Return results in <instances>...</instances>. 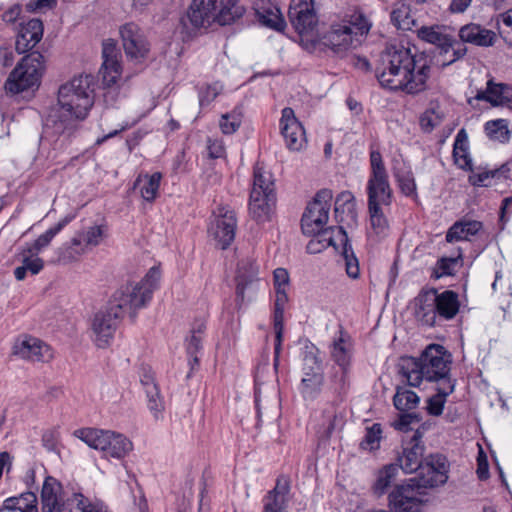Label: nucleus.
I'll return each mask as SVG.
<instances>
[{"instance_id":"nucleus-6","label":"nucleus","mask_w":512,"mask_h":512,"mask_svg":"<svg viewBox=\"0 0 512 512\" xmlns=\"http://www.w3.org/2000/svg\"><path fill=\"white\" fill-rule=\"evenodd\" d=\"M275 204L276 190L273 175L257 163L253 168V182L248 203L249 214L257 222L268 221Z\"/></svg>"},{"instance_id":"nucleus-43","label":"nucleus","mask_w":512,"mask_h":512,"mask_svg":"<svg viewBox=\"0 0 512 512\" xmlns=\"http://www.w3.org/2000/svg\"><path fill=\"white\" fill-rule=\"evenodd\" d=\"M391 22L397 29L403 31H410L416 26V20L411 15L410 7L403 3L392 10Z\"/></svg>"},{"instance_id":"nucleus-34","label":"nucleus","mask_w":512,"mask_h":512,"mask_svg":"<svg viewBox=\"0 0 512 512\" xmlns=\"http://www.w3.org/2000/svg\"><path fill=\"white\" fill-rule=\"evenodd\" d=\"M355 198L350 191L341 192L335 200V219L341 224H351L356 221Z\"/></svg>"},{"instance_id":"nucleus-48","label":"nucleus","mask_w":512,"mask_h":512,"mask_svg":"<svg viewBox=\"0 0 512 512\" xmlns=\"http://www.w3.org/2000/svg\"><path fill=\"white\" fill-rule=\"evenodd\" d=\"M323 373H306L301 381V393L304 397L314 398L323 385Z\"/></svg>"},{"instance_id":"nucleus-55","label":"nucleus","mask_w":512,"mask_h":512,"mask_svg":"<svg viewBox=\"0 0 512 512\" xmlns=\"http://www.w3.org/2000/svg\"><path fill=\"white\" fill-rule=\"evenodd\" d=\"M421 421V417L416 412H400L398 418L392 422V426L401 432L412 430V424H417Z\"/></svg>"},{"instance_id":"nucleus-28","label":"nucleus","mask_w":512,"mask_h":512,"mask_svg":"<svg viewBox=\"0 0 512 512\" xmlns=\"http://www.w3.org/2000/svg\"><path fill=\"white\" fill-rule=\"evenodd\" d=\"M43 30L40 19L32 18L27 22H21L15 42L16 51L23 54L34 48L42 39Z\"/></svg>"},{"instance_id":"nucleus-53","label":"nucleus","mask_w":512,"mask_h":512,"mask_svg":"<svg viewBox=\"0 0 512 512\" xmlns=\"http://www.w3.org/2000/svg\"><path fill=\"white\" fill-rule=\"evenodd\" d=\"M399 188L406 196H413L416 192V184L413 174L407 169H398L395 171Z\"/></svg>"},{"instance_id":"nucleus-50","label":"nucleus","mask_w":512,"mask_h":512,"mask_svg":"<svg viewBox=\"0 0 512 512\" xmlns=\"http://www.w3.org/2000/svg\"><path fill=\"white\" fill-rule=\"evenodd\" d=\"M123 48L126 56L136 61L143 59L149 51L148 43L143 35L124 43Z\"/></svg>"},{"instance_id":"nucleus-56","label":"nucleus","mask_w":512,"mask_h":512,"mask_svg":"<svg viewBox=\"0 0 512 512\" xmlns=\"http://www.w3.org/2000/svg\"><path fill=\"white\" fill-rule=\"evenodd\" d=\"M461 254L456 258L452 257H443L439 259L436 263V267L434 269V276L436 279H439L443 276L453 275L455 272V266L458 263V260L461 259Z\"/></svg>"},{"instance_id":"nucleus-59","label":"nucleus","mask_w":512,"mask_h":512,"mask_svg":"<svg viewBox=\"0 0 512 512\" xmlns=\"http://www.w3.org/2000/svg\"><path fill=\"white\" fill-rule=\"evenodd\" d=\"M222 86L219 83L203 86L199 91V102L201 106L210 104L221 92Z\"/></svg>"},{"instance_id":"nucleus-49","label":"nucleus","mask_w":512,"mask_h":512,"mask_svg":"<svg viewBox=\"0 0 512 512\" xmlns=\"http://www.w3.org/2000/svg\"><path fill=\"white\" fill-rule=\"evenodd\" d=\"M162 174L155 172L144 176V183L140 187V194L147 202H153L158 195Z\"/></svg>"},{"instance_id":"nucleus-27","label":"nucleus","mask_w":512,"mask_h":512,"mask_svg":"<svg viewBox=\"0 0 512 512\" xmlns=\"http://www.w3.org/2000/svg\"><path fill=\"white\" fill-rule=\"evenodd\" d=\"M344 424L343 412L335 402L325 405L321 412V417L316 430L317 437L320 441H328L336 430H340Z\"/></svg>"},{"instance_id":"nucleus-58","label":"nucleus","mask_w":512,"mask_h":512,"mask_svg":"<svg viewBox=\"0 0 512 512\" xmlns=\"http://www.w3.org/2000/svg\"><path fill=\"white\" fill-rule=\"evenodd\" d=\"M202 349V336L191 334L190 338L187 340L186 350L189 357V363L193 368L194 365L199 364V359L197 357V353Z\"/></svg>"},{"instance_id":"nucleus-37","label":"nucleus","mask_w":512,"mask_h":512,"mask_svg":"<svg viewBox=\"0 0 512 512\" xmlns=\"http://www.w3.org/2000/svg\"><path fill=\"white\" fill-rule=\"evenodd\" d=\"M75 213H69L64 218H62L55 226L48 229L45 233L41 234L33 243V245L24 252H27L31 255H36L44 248L49 246L52 239L65 227L67 226L73 219H75Z\"/></svg>"},{"instance_id":"nucleus-32","label":"nucleus","mask_w":512,"mask_h":512,"mask_svg":"<svg viewBox=\"0 0 512 512\" xmlns=\"http://www.w3.org/2000/svg\"><path fill=\"white\" fill-rule=\"evenodd\" d=\"M460 42L477 46H492L495 42V32L485 29L478 24H467L459 30Z\"/></svg>"},{"instance_id":"nucleus-46","label":"nucleus","mask_w":512,"mask_h":512,"mask_svg":"<svg viewBox=\"0 0 512 512\" xmlns=\"http://www.w3.org/2000/svg\"><path fill=\"white\" fill-rule=\"evenodd\" d=\"M33 255H24L22 265L15 268L14 276L18 281L26 278L27 272L32 275L38 274L44 267V261L39 257H32Z\"/></svg>"},{"instance_id":"nucleus-8","label":"nucleus","mask_w":512,"mask_h":512,"mask_svg":"<svg viewBox=\"0 0 512 512\" xmlns=\"http://www.w3.org/2000/svg\"><path fill=\"white\" fill-rule=\"evenodd\" d=\"M73 435L90 448L99 450L107 459L121 460L125 458L133 448L132 442L123 434L110 430L96 428H81L74 431Z\"/></svg>"},{"instance_id":"nucleus-17","label":"nucleus","mask_w":512,"mask_h":512,"mask_svg":"<svg viewBox=\"0 0 512 512\" xmlns=\"http://www.w3.org/2000/svg\"><path fill=\"white\" fill-rule=\"evenodd\" d=\"M419 488L407 480L397 485L389 493V506L391 512H420L422 501Z\"/></svg>"},{"instance_id":"nucleus-44","label":"nucleus","mask_w":512,"mask_h":512,"mask_svg":"<svg viewBox=\"0 0 512 512\" xmlns=\"http://www.w3.org/2000/svg\"><path fill=\"white\" fill-rule=\"evenodd\" d=\"M485 132L491 140H495L500 143L508 142L511 136L505 119H496L486 122Z\"/></svg>"},{"instance_id":"nucleus-57","label":"nucleus","mask_w":512,"mask_h":512,"mask_svg":"<svg viewBox=\"0 0 512 512\" xmlns=\"http://www.w3.org/2000/svg\"><path fill=\"white\" fill-rule=\"evenodd\" d=\"M497 26L499 34L505 41L512 44V9L498 16Z\"/></svg>"},{"instance_id":"nucleus-1","label":"nucleus","mask_w":512,"mask_h":512,"mask_svg":"<svg viewBox=\"0 0 512 512\" xmlns=\"http://www.w3.org/2000/svg\"><path fill=\"white\" fill-rule=\"evenodd\" d=\"M430 60L424 53H412L404 45L394 44L386 47V68L390 78L386 80V89L417 94L426 89L430 72Z\"/></svg>"},{"instance_id":"nucleus-54","label":"nucleus","mask_w":512,"mask_h":512,"mask_svg":"<svg viewBox=\"0 0 512 512\" xmlns=\"http://www.w3.org/2000/svg\"><path fill=\"white\" fill-rule=\"evenodd\" d=\"M69 505H75L76 511L78 512H105L100 505L91 502L80 492L72 494V499L69 501Z\"/></svg>"},{"instance_id":"nucleus-7","label":"nucleus","mask_w":512,"mask_h":512,"mask_svg":"<svg viewBox=\"0 0 512 512\" xmlns=\"http://www.w3.org/2000/svg\"><path fill=\"white\" fill-rule=\"evenodd\" d=\"M371 175L367 182L368 212L370 216V227L367 228L368 237L372 233L380 235L383 230L381 223V197L384 195V166L382 155L378 149L371 146L370 151Z\"/></svg>"},{"instance_id":"nucleus-45","label":"nucleus","mask_w":512,"mask_h":512,"mask_svg":"<svg viewBox=\"0 0 512 512\" xmlns=\"http://www.w3.org/2000/svg\"><path fill=\"white\" fill-rule=\"evenodd\" d=\"M303 374L306 373H323L322 370V361L319 358V351L313 345H306L304 347L303 353Z\"/></svg>"},{"instance_id":"nucleus-64","label":"nucleus","mask_w":512,"mask_h":512,"mask_svg":"<svg viewBox=\"0 0 512 512\" xmlns=\"http://www.w3.org/2000/svg\"><path fill=\"white\" fill-rule=\"evenodd\" d=\"M120 35L122 39V43H127L129 40L137 39L142 36L141 30L139 26L133 22L126 23L120 28Z\"/></svg>"},{"instance_id":"nucleus-39","label":"nucleus","mask_w":512,"mask_h":512,"mask_svg":"<svg viewBox=\"0 0 512 512\" xmlns=\"http://www.w3.org/2000/svg\"><path fill=\"white\" fill-rule=\"evenodd\" d=\"M2 510L20 512H38L37 496L33 492H25L19 496L7 498L3 502Z\"/></svg>"},{"instance_id":"nucleus-63","label":"nucleus","mask_w":512,"mask_h":512,"mask_svg":"<svg viewBox=\"0 0 512 512\" xmlns=\"http://www.w3.org/2000/svg\"><path fill=\"white\" fill-rule=\"evenodd\" d=\"M453 157L455 164L463 170H471L472 159L468 153V147H462V151H458L456 146L453 147Z\"/></svg>"},{"instance_id":"nucleus-20","label":"nucleus","mask_w":512,"mask_h":512,"mask_svg":"<svg viewBox=\"0 0 512 512\" xmlns=\"http://www.w3.org/2000/svg\"><path fill=\"white\" fill-rule=\"evenodd\" d=\"M279 125L286 147L289 150L300 151L305 147L307 143L305 130L301 122L296 118L292 108L285 107L282 110Z\"/></svg>"},{"instance_id":"nucleus-23","label":"nucleus","mask_w":512,"mask_h":512,"mask_svg":"<svg viewBox=\"0 0 512 512\" xmlns=\"http://www.w3.org/2000/svg\"><path fill=\"white\" fill-rule=\"evenodd\" d=\"M13 354L33 362H46L53 357L49 345L29 335H23L15 341Z\"/></svg>"},{"instance_id":"nucleus-41","label":"nucleus","mask_w":512,"mask_h":512,"mask_svg":"<svg viewBox=\"0 0 512 512\" xmlns=\"http://www.w3.org/2000/svg\"><path fill=\"white\" fill-rule=\"evenodd\" d=\"M419 403V396L407 387H398L393 397V404L399 412H413Z\"/></svg>"},{"instance_id":"nucleus-62","label":"nucleus","mask_w":512,"mask_h":512,"mask_svg":"<svg viewBox=\"0 0 512 512\" xmlns=\"http://www.w3.org/2000/svg\"><path fill=\"white\" fill-rule=\"evenodd\" d=\"M146 396L148 399V408L150 412L153 413L154 418L158 420L164 410V401L160 395L159 388L156 389V393H153L152 396L151 394H146Z\"/></svg>"},{"instance_id":"nucleus-22","label":"nucleus","mask_w":512,"mask_h":512,"mask_svg":"<svg viewBox=\"0 0 512 512\" xmlns=\"http://www.w3.org/2000/svg\"><path fill=\"white\" fill-rule=\"evenodd\" d=\"M236 227L235 212L226 208H220L219 214L209 227V232L215 239L217 246L224 250L234 241Z\"/></svg>"},{"instance_id":"nucleus-19","label":"nucleus","mask_w":512,"mask_h":512,"mask_svg":"<svg viewBox=\"0 0 512 512\" xmlns=\"http://www.w3.org/2000/svg\"><path fill=\"white\" fill-rule=\"evenodd\" d=\"M258 266L255 261L250 259L241 260L238 263L236 275V301L244 303L251 300L255 295L258 286Z\"/></svg>"},{"instance_id":"nucleus-21","label":"nucleus","mask_w":512,"mask_h":512,"mask_svg":"<svg viewBox=\"0 0 512 512\" xmlns=\"http://www.w3.org/2000/svg\"><path fill=\"white\" fill-rule=\"evenodd\" d=\"M123 317L124 314L117 311L113 303L106 310L95 315L92 328L96 334L95 341L98 347L104 348L109 343Z\"/></svg>"},{"instance_id":"nucleus-42","label":"nucleus","mask_w":512,"mask_h":512,"mask_svg":"<svg viewBox=\"0 0 512 512\" xmlns=\"http://www.w3.org/2000/svg\"><path fill=\"white\" fill-rule=\"evenodd\" d=\"M471 174L468 177V181L473 186H489L491 184V180L493 178L504 177L507 178V173L509 172V168L507 164H503L498 169L493 170H483V171H475L471 167L469 170Z\"/></svg>"},{"instance_id":"nucleus-3","label":"nucleus","mask_w":512,"mask_h":512,"mask_svg":"<svg viewBox=\"0 0 512 512\" xmlns=\"http://www.w3.org/2000/svg\"><path fill=\"white\" fill-rule=\"evenodd\" d=\"M245 9L239 0H193L187 13L180 20L183 40L197 35L212 23L228 25L243 16Z\"/></svg>"},{"instance_id":"nucleus-36","label":"nucleus","mask_w":512,"mask_h":512,"mask_svg":"<svg viewBox=\"0 0 512 512\" xmlns=\"http://www.w3.org/2000/svg\"><path fill=\"white\" fill-rule=\"evenodd\" d=\"M436 297L438 318L445 320L453 319L459 311L458 294L452 290H446L442 293L436 291Z\"/></svg>"},{"instance_id":"nucleus-61","label":"nucleus","mask_w":512,"mask_h":512,"mask_svg":"<svg viewBox=\"0 0 512 512\" xmlns=\"http://www.w3.org/2000/svg\"><path fill=\"white\" fill-rule=\"evenodd\" d=\"M59 431L55 428L48 429L42 434V445L49 452L58 453L59 449Z\"/></svg>"},{"instance_id":"nucleus-13","label":"nucleus","mask_w":512,"mask_h":512,"mask_svg":"<svg viewBox=\"0 0 512 512\" xmlns=\"http://www.w3.org/2000/svg\"><path fill=\"white\" fill-rule=\"evenodd\" d=\"M332 198L333 194L330 189H322L316 193L301 219V228L304 234L312 235L326 225Z\"/></svg>"},{"instance_id":"nucleus-14","label":"nucleus","mask_w":512,"mask_h":512,"mask_svg":"<svg viewBox=\"0 0 512 512\" xmlns=\"http://www.w3.org/2000/svg\"><path fill=\"white\" fill-rule=\"evenodd\" d=\"M422 433L417 429L413 436L403 447L402 454L397 458V464L386 465V487L393 476L394 471L399 467L404 473H416L422 466L425 457V447L422 443Z\"/></svg>"},{"instance_id":"nucleus-2","label":"nucleus","mask_w":512,"mask_h":512,"mask_svg":"<svg viewBox=\"0 0 512 512\" xmlns=\"http://www.w3.org/2000/svg\"><path fill=\"white\" fill-rule=\"evenodd\" d=\"M93 84V76L80 75L59 87V114L51 116L58 132L72 128L75 121H82L88 116L94 104Z\"/></svg>"},{"instance_id":"nucleus-4","label":"nucleus","mask_w":512,"mask_h":512,"mask_svg":"<svg viewBox=\"0 0 512 512\" xmlns=\"http://www.w3.org/2000/svg\"><path fill=\"white\" fill-rule=\"evenodd\" d=\"M451 362V354L442 345L430 344L417 358H401L398 369L410 386L418 387L423 381L444 384L446 380H451Z\"/></svg>"},{"instance_id":"nucleus-18","label":"nucleus","mask_w":512,"mask_h":512,"mask_svg":"<svg viewBox=\"0 0 512 512\" xmlns=\"http://www.w3.org/2000/svg\"><path fill=\"white\" fill-rule=\"evenodd\" d=\"M70 497L65 498L62 484L54 477L47 476L41 490V505L43 512H74L75 505H69Z\"/></svg>"},{"instance_id":"nucleus-5","label":"nucleus","mask_w":512,"mask_h":512,"mask_svg":"<svg viewBox=\"0 0 512 512\" xmlns=\"http://www.w3.org/2000/svg\"><path fill=\"white\" fill-rule=\"evenodd\" d=\"M161 270L158 266L151 267L141 281L121 286L113 295V303L117 311L128 314L132 322L138 310L145 308L159 287Z\"/></svg>"},{"instance_id":"nucleus-29","label":"nucleus","mask_w":512,"mask_h":512,"mask_svg":"<svg viewBox=\"0 0 512 512\" xmlns=\"http://www.w3.org/2000/svg\"><path fill=\"white\" fill-rule=\"evenodd\" d=\"M321 41L324 46L329 47L336 53L348 50L354 41L353 30L347 24H333L330 29L322 36Z\"/></svg>"},{"instance_id":"nucleus-30","label":"nucleus","mask_w":512,"mask_h":512,"mask_svg":"<svg viewBox=\"0 0 512 512\" xmlns=\"http://www.w3.org/2000/svg\"><path fill=\"white\" fill-rule=\"evenodd\" d=\"M290 485L288 479L277 478L275 487L263 498L262 512H287Z\"/></svg>"},{"instance_id":"nucleus-26","label":"nucleus","mask_w":512,"mask_h":512,"mask_svg":"<svg viewBox=\"0 0 512 512\" xmlns=\"http://www.w3.org/2000/svg\"><path fill=\"white\" fill-rule=\"evenodd\" d=\"M255 17L261 26L283 32L286 28L285 19L279 7L270 0H256L253 6Z\"/></svg>"},{"instance_id":"nucleus-51","label":"nucleus","mask_w":512,"mask_h":512,"mask_svg":"<svg viewBox=\"0 0 512 512\" xmlns=\"http://www.w3.org/2000/svg\"><path fill=\"white\" fill-rule=\"evenodd\" d=\"M340 230H344V228L342 226L327 228L323 227L321 230L315 231V233H313L311 236L316 237L318 241L325 246V248L332 246L335 250L338 251L341 247L337 237Z\"/></svg>"},{"instance_id":"nucleus-15","label":"nucleus","mask_w":512,"mask_h":512,"mask_svg":"<svg viewBox=\"0 0 512 512\" xmlns=\"http://www.w3.org/2000/svg\"><path fill=\"white\" fill-rule=\"evenodd\" d=\"M106 233V227L103 225H94L86 230L75 234L70 243L61 248L60 259L64 262H72L86 253L88 247L98 246Z\"/></svg>"},{"instance_id":"nucleus-38","label":"nucleus","mask_w":512,"mask_h":512,"mask_svg":"<svg viewBox=\"0 0 512 512\" xmlns=\"http://www.w3.org/2000/svg\"><path fill=\"white\" fill-rule=\"evenodd\" d=\"M341 244V256L344 261L346 273L350 278L356 279L359 276V263L345 230H340L337 235Z\"/></svg>"},{"instance_id":"nucleus-24","label":"nucleus","mask_w":512,"mask_h":512,"mask_svg":"<svg viewBox=\"0 0 512 512\" xmlns=\"http://www.w3.org/2000/svg\"><path fill=\"white\" fill-rule=\"evenodd\" d=\"M351 341L347 333L340 331L339 337L333 341L332 357L339 366V382L335 387L338 396L346 393V372L351 358Z\"/></svg>"},{"instance_id":"nucleus-35","label":"nucleus","mask_w":512,"mask_h":512,"mask_svg":"<svg viewBox=\"0 0 512 512\" xmlns=\"http://www.w3.org/2000/svg\"><path fill=\"white\" fill-rule=\"evenodd\" d=\"M436 299V289L423 291L418 297L419 308L417 316L425 325L434 326L436 324V319L438 318Z\"/></svg>"},{"instance_id":"nucleus-12","label":"nucleus","mask_w":512,"mask_h":512,"mask_svg":"<svg viewBox=\"0 0 512 512\" xmlns=\"http://www.w3.org/2000/svg\"><path fill=\"white\" fill-rule=\"evenodd\" d=\"M448 471L449 465L444 455L430 454L424 458L416 476L408 480L419 489L435 488L447 482Z\"/></svg>"},{"instance_id":"nucleus-33","label":"nucleus","mask_w":512,"mask_h":512,"mask_svg":"<svg viewBox=\"0 0 512 512\" xmlns=\"http://www.w3.org/2000/svg\"><path fill=\"white\" fill-rule=\"evenodd\" d=\"M482 227V223L476 220L457 221L448 229L445 239L448 243L470 241Z\"/></svg>"},{"instance_id":"nucleus-9","label":"nucleus","mask_w":512,"mask_h":512,"mask_svg":"<svg viewBox=\"0 0 512 512\" xmlns=\"http://www.w3.org/2000/svg\"><path fill=\"white\" fill-rule=\"evenodd\" d=\"M44 71V57L39 52L24 56L10 73L5 89L12 94L38 87Z\"/></svg>"},{"instance_id":"nucleus-52","label":"nucleus","mask_w":512,"mask_h":512,"mask_svg":"<svg viewBox=\"0 0 512 512\" xmlns=\"http://www.w3.org/2000/svg\"><path fill=\"white\" fill-rule=\"evenodd\" d=\"M382 427L381 424L375 423L370 428H367L366 434L360 443L363 450H375L380 447Z\"/></svg>"},{"instance_id":"nucleus-40","label":"nucleus","mask_w":512,"mask_h":512,"mask_svg":"<svg viewBox=\"0 0 512 512\" xmlns=\"http://www.w3.org/2000/svg\"><path fill=\"white\" fill-rule=\"evenodd\" d=\"M455 389V384L452 380H446L444 384H438L437 393L431 396L427 401V411L432 416H439L442 414L446 398Z\"/></svg>"},{"instance_id":"nucleus-47","label":"nucleus","mask_w":512,"mask_h":512,"mask_svg":"<svg viewBox=\"0 0 512 512\" xmlns=\"http://www.w3.org/2000/svg\"><path fill=\"white\" fill-rule=\"evenodd\" d=\"M242 110L235 107L232 111L225 113L219 120V127L223 134L231 135L235 133L242 123Z\"/></svg>"},{"instance_id":"nucleus-60","label":"nucleus","mask_w":512,"mask_h":512,"mask_svg":"<svg viewBox=\"0 0 512 512\" xmlns=\"http://www.w3.org/2000/svg\"><path fill=\"white\" fill-rule=\"evenodd\" d=\"M351 28L355 29L356 31H353V36H363L366 35L370 28L371 23L367 20V18L362 13H355L351 16L350 25Z\"/></svg>"},{"instance_id":"nucleus-31","label":"nucleus","mask_w":512,"mask_h":512,"mask_svg":"<svg viewBox=\"0 0 512 512\" xmlns=\"http://www.w3.org/2000/svg\"><path fill=\"white\" fill-rule=\"evenodd\" d=\"M477 100L489 102L493 106L512 105V87L508 84L487 82L485 91H479L475 97Z\"/></svg>"},{"instance_id":"nucleus-10","label":"nucleus","mask_w":512,"mask_h":512,"mask_svg":"<svg viewBox=\"0 0 512 512\" xmlns=\"http://www.w3.org/2000/svg\"><path fill=\"white\" fill-rule=\"evenodd\" d=\"M275 302L273 311V329L275 333L274 366L277 367L281 352L284 334V311L288 302L287 290L289 288V274L284 268H277L273 272Z\"/></svg>"},{"instance_id":"nucleus-16","label":"nucleus","mask_w":512,"mask_h":512,"mask_svg":"<svg viewBox=\"0 0 512 512\" xmlns=\"http://www.w3.org/2000/svg\"><path fill=\"white\" fill-rule=\"evenodd\" d=\"M288 18L298 34H312L316 30L319 22L315 1L291 0L288 9Z\"/></svg>"},{"instance_id":"nucleus-25","label":"nucleus","mask_w":512,"mask_h":512,"mask_svg":"<svg viewBox=\"0 0 512 512\" xmlns=\"http://www.w3.org/2000/svg\"><path fill=\"white\" fill-rule=\"evenodd\" d=\"M118 56L119 51L115 41L112 39L105 40L102 49L103 63L99 74L102 77L103 85L106 87L116 84L121 76V65Z\"/></svg>"},{"instance_id":"nucleus-11","label":"nucleus","mask_w":512,"mask_h":512,"mask_svg":"<svg viewBox=\"0 0 512 512\" xmlns=\"http://www.w3.org/2000/svg\"><path fill=\"white\" fill-rule=\"evenodd\" d=\"M445 26L443 25H431L421 26L417 29V37L429 44L436 45L440 49V56H446L453 51V58L449 61H442L441 67H447L457 60L463 58L467 53V48L459 40L444 33Z\"/></svg>"}]
</instances>
